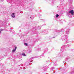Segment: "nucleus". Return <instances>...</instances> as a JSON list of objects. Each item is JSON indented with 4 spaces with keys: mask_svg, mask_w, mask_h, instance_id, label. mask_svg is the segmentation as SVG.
Wrapping results in <instances>:
<instances>
[{
    "mask_svg": "<svg viewBox=\"0 0 74 74\" xmlns=\"http://www.w3.org/2000/svg\"><path fill=\"white\" fill-rule=\"evenodd\" d=\"M69 13L71 14V15H73L74 14V11L73 10H71L69 12Z\"/></svg>",
    "mask_w": 74,
    "mask_h": 74,
    "instance_id": "obj_1",
    "label": "nucleus"
},
{
    "mask_svg": "<svg viewBox=\"0 0 74 74\" xmlns=\"http://www.w3.org/2000/svg\"><path fill=\"white\" fill-rule=\"evenodd\" d=\"M11 16L12 18H15V13H12L11 14Z\"/></svg>",
    "mask_w": 74,
    "mask_h": 74,
    "instance_id": "obj_2",
    "label": "nucleus"
},
{
    "mask_svg": "<svg viewBox=\"0 0 74 74\" xmlns=\"http://www.w3.org/2000/svg\"><path fill=\"white\" fill-rule=\"evenodd\" d=\"M16 48H17V47H15V49H13L12 51V52H15V51H16Z\"/></svg>",
    "mask_w": 74,
    "mask_h": 74,
    "instance_id": "obj_3",
    "label": "nucleus"
},
{
    "mask_svg": "<svg viewBox=\"0 0 74 74\" xmlns=\"http://www.w3.org/2000/svg\"><path fill=\"white\" fill-rule=\"evenodd\" d=\"M22 55H23V56H26V55H25V53H23L22 54Z\"/></svg>",
    "mask_w": 74,
    "mask_h": 74,
    "instance_id": "obj_4",
    "label": "nucleus"
},
{
    "mask_svg": "<svg viewBox=\"0 0 74 74\" xmlns=\"http://www.w3.org/2000/svg\"><path fill=\"white\" fill-rule=\"evenodd\" d=\"M58 16H59V15L57 14L56 15V17L58 18Z\"/></svg>",
    "mask_w": 74,
    "mask_h": 74,
    "instance_id": "obj_5",
    "label": "nucleus"
},
{
    "mask_svg": "<svg viewBox=\"0 0 74 74\" xmlns=\"http://www.w3.org/2000/svg\"><path fill=\"white\" fill-rule=\"evenodd\" d=\"M24 44H25V45H26V46H27V44L26 43H24Z\"/></svg>",
    "mask_w": 74,
    "mask_h": 74,
    "instance_id": "obj_6",
    "label": "nucleus"
},
{
    "mask_svg": "<svg viewBox=\"0 0 74 74\" xmlns=\"http://www.w3.org/2000/svg\"><path fill=\"white\" fill-rule=\"evenodd\" d=\"M32 18V17H30V18Z\"/></svg>",
    "mask_w": 74,
    "mask_h": 74,
    "instance_id": "obj_7",
    "label": "nucleus"
}]
</instances>
